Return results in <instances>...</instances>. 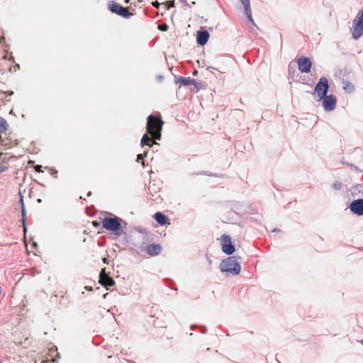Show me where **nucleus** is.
<instances>
[{
  "label": "nucleus",
  "instance_id": "obj_1",
  "mask_svg": "<svg viewBox=\"0 0 363 363\" xmlns=\"http://www.w3.org/2000/svg\"><path fill=\"white\" fill-rule=\"evenodd\" d=\"M164 122L160 118L150 115L147 119V132L155 139L160 140Z\"/></svg>",
  "mask_w": 363,
  "mask_h": 363
},
{
  "label": "nucleus",
  "instance_id": "obj_2",
  "mask_svg": "<svg viewBox=\"0 0 363 363\" xmlns=\"http://www.w3.org/2000/svg\"><path fill=\"white\" fill-rule=\"evenodd\" d=\"M121 221L122 220L116 216L105 217L102 219L101 223L104 228L111 232L116 238H118L123 234Z\"/></svg>",
  "mask_w": 363,
  "mask_h": 363
},
{
  "label": "nucleus",
  "instance_id": "obj_3",
  "mask_svg": "<svg viewBox=\"0 0 363 363\" xmlns=\"http://www.w3.org/2000/svg\"><path fill=\"white\" fill-rule=\"evenodd\" d=\"M240 266L235 257H228L221 263V270L230 272L233 274H238L240 272Z\"/></svg>",
  "mask_w": 363,
  "mask_h": 363
},
{
  "label": "nucleus",
  "instance_id": "obj_4",
  "mask_svg": "<svg viewBox=\"0 0 363 363\" xmlns=\"http://www.w3.org/2000/svg\"><path fill=\"white\" fill-rule=\"evenodd\" d=\"M352 33V37L356 40L363 35V7L353 21Z\"/></svg>",
  "mask_w": 363,
  "mask_h": 363
},
{
  "label": "nucleus",
  "instance_id": "obj_5",
  "mask_svg": "<svg viewBox=\"0 0 363 363\" xmlns=\"http://www.w3.org/2000/svg\"><path fill=\"white\" fill-rule=\"evenodd\" d=\"M329 89L328 79L322 77L315 86L313 94L318 96V101H321L328 93Z\"/></svg>",
  "mask_w": 363,
  "mask_h": 363
},
{
  "label": "nucleus",
  "instance_id": "obj_6",
  "mask_svg": "<svg viewBox=\"0 0 363 363\" xmlns=\"http://www.w3.org/2000/svg\"><path fill=\"white\" fill-rule=\"evenodd\" d=\"M109 10L114 13L124 18H128L131 16L128 8L123 7L114 1H110L108 4Z\"/></svg>",
  "mask_w": 363,
  "mask_h": 363
},
{
  "label": "nucleus",
  "instance_id": "obj_7",
  "mask_svg": "<svg viewBox=\"0 0 363 363\" xmlns=\"http://www.w3.org/2000/svg\"><path fill=\"white\" fill-rule=\"evenodd\" d=\"M220 245L222 250L226 255H232L235 252V247L233 246L231 238L229 235H223L220 238Z\"/></svg>",
  "mask_w": 363,
  "mask_h": 363
},
{
  "label": "nucleus",
  "instance_id": "obj_8",
  "mask_svg": "<svg viewBox=\"0 0 363 363\" xmlns=\"http://www.w3.org/2000/svg\"><path fill=\"white\" fill-rule=\"evenodd\" d=\"M298 70L302 73H309L311 70L312 62L309 57L301 56L296 59Z\"/></svg>",
  "mask_w": 363,
  "mask_h": 363
},
{
  "label": "nucleus",
  "instance_id": "obj_9",
  "mask_svg": "<svg viewBox=\"0 0 363 363\" xmlns=\"http://www.w3.org/2000/svg\"><path fill=\"white\" fill-rule=\"evenodd\" d=\"M322 101L323 106L326 111H331L335 108L337 99L334 95H325V96H324Z\"/></svg>",
  "mask_w": 363,
  "mask_h": 363
},
{
  "label": "nucleus",
  "instance_id": "obj_10",
  "mask_svg": "<svg viewBox=\"0 0 363 363\" xmlns=\"http://www.w3.org/2000/svg\"><path fill=\"white\" fill-rule=\"evenodd\" d=\"M99 282L106 288L115 284V281L106 273L105 269H103L100 273Z\"/></svg>",
  "mask_w": 363,
  "mask_h": 363
},
{
  "label": "nucleus",
  "instance_id": "obj_11",
  "mask_svg": "<svg viewBox=\"0 0 363 363\" xmlns=\"http://www.w3.org/2000/svg\"><path fill=\"white\" fill-rule=\"evenodd\" d=\"M350 210L355 214L363 215V199H357L350 204Z\"/></svg>",
  "mask_w": 363,
  "mask_h": 363
},
{
  "label": "nucleus",
  "instance_id": "obj_12",
  "mask_svg": "<svg viewBox=\"0 0 363 363\" xmlns=\"http://www.w3.org/2000/svg\"><path fill=\"white\" fill-rule=\"evenodd\" d=\"M209 33L207 30H199L197 32L196 41L198 44L204 45L208 40Z\"/></svg>",
  "mask_w": 363,
  "mask_h": 363
},
{
  "label": "nucleus",
  "instance_id": "obj_13",
  "mask_svg": "<svg viewBox=\"0 0 363 363\" xmlns=\"http://www.w3.org/2000/svg\"><path fill=\"white\" fill-rule=\"evenodd\" d=\"M145 251L150 256H156L162 251V246L159 244H151L147 246Z\"/></svg>",
  "mask_w": 363,
  "mask_h": 363
},
{
  "label": "nucleus",
  "instance_id": "obj_14",
  "mask_svg": "<svg viewBox=\"0 0 363 363\" xmlns=\"http://www.w3.org/2000/svg\"><path fill=\"white\" fill-rule=\"evenodd\" d=\"M152 136H149V133L147 132L145 135H143L142 139H141V146L144 147L145 145H147L148 147H152L154 144H156V142Z\"/></svg>",
  "mask_w": 363,
  "mask_h": 363
},
{
  "label": "nucleus",
  "instance_id": "obj_15",
  "mask_svg": "<svg viewBox=\"0 0 363 363\" xmlns=\"http://www.w3.org/2000/svg\"><path fill=\"white\" fill-rule=\"evenodd\" d=\"M154 218L156 220V221L161 225L170 224V223L169 222V218L161 212H157L155 214Z\"/></svg>",
  "mask_w": 363,
  "mask_h": 363
},
{
  "label": "nucleus",
  "instance_id": "obj_16",
  "mask_svg": "<svg viewBox=\"0 0 363 363\" xmlns=\"http://www.w3.org/2000/svg\"><path fill=\"white\" fill-rule=\"evenodd\" d=\"M245 7V13L249 21H252L250 0H240Z\"/></svg>",
  "mask_w": 363,
  "mask_h": 363
},
{
  "label": "nucleus",
  "instance_id": "obj_17",
  "mask_svg": "<svg viewBox=\"0 0 363 363\" xmlns=\"http://www.w3.org/2000/svg\"><path fill=\"white\" fill-rule=\"evenodd\" d=\"M20 202L21 203L22 223H23V226L24 231L26 232V209H25V206H24L23 196H21Z\"/></svg>",
  "mask_w": 363,
  "mask_h": 363
},
{
  "label": "nucleus",
  "instance_id": "obj_18",
  "mask_svg": "<svg viewBox=\"0 0 363 363\" xmlns=\"http://www.w3.org/2000/svg\"><path fill=\"white\" fill-rule=\"evenodd\" d=\"M182 84L187 86V85H195L196 82L194 79H191L190 77H181L179 79Z\"/></svg>",
  "mask_w": 363,
  "mask_h": 363
},
{
  "label": "nucleus",
  "instance_id": "obj_19",
  "mask_svg": "<svg viewBox=\"0 0 363 363\" xmlns=\"http://www.w3.org/2000/svg\"><path fill=\"white\" fill-rule=\"evenodd\" d=\"M8 128V123L3 118H0V132L3 133L5 132Z\"/></svg>",
  "mask_w": 363,
  "mask_h": 363
},
{
  "label": "nucleus",
  "instance_id": "obj_20",
  "mask_svg": "<svg viewBox=\"0 0 363 363\" xmlns=\"http://www.w3.org/2000/svg\"><path fill=\"white\" fill-rule=\"evenodd\" d=\"M2 156H4V159H3V162L0 164V173L3 172H5L7 169H8V167L7 165L6 164V162H5V156H6V154H4V153H0V160H1V157Z\"/></svg>",
  "mask_w": 363,
  "mask_h": 363
},
{
  "label": "nucleus",
  "instance_id": "obj_21",
  "mask_svg": "<svg viewBox=\"0 0 363 363\" xmlns=\"http://www.w3.org/2000/svg\"><path fill=\"white\" fill-rule=\"evenodd\" d=\"M147 151H146V150L144 151L143 153L138 155L137 162H139L140 160H143L144 158L147 157ZM142 164H143V167L145 166L144 161L142 162Z\"/></svg>",
  "mask_w": 363,
  "mask_h": 363
},
{
  "label": "nucleus",
  "instance_id": "obj_22",
  "mask_svg": "<svg viewBox=\"0 0 363 363\" xmlns=\"http://www.w3.org/2000/svg\"><path fill=\"white\" fill-rule=\"evenodd\" d=\"M169 28V26L166 23H162L158 25V29L161 31H167Z\"/></svg>",
  "mask_w": 363,
  "mask_h": 363
},
{
  "label": "nucleus",
  "instance_id": "obj_23",
  "mask_svg": "<svg viewBox=\"0 0 363 363\" xmlns=\"http://www.w3.org/2000/svg\"><path fill=\"white\" fill-rule=\"evenodd\" d=\"M34 169H35V172H39V173L43 172L41 165H36V166H35Z\"/></svg>",
  "mask_w": 363,
  "mask_h": 363
},
{
  "label": "nucleus",
  "instance_id": "obj_24",
  "mask_svg": "<svg viewBox=\"0 0 363 363\" xmlns=\"http://www.w3.org/2000/svg\"><path fill=\"white\" fill-rule=\"evenodd\" d=\"M342 184L340 183H334L333 187L335 189H340Z\"/></svg>",
  "mask_w": 363,
  "mask_h": 363
},
{
  "label": "nucleus",
  "instance_id": "obj_25",
  "mask_svg": "<svg viewBox=\"0 0 363 363\" xmlns=\"http://www.w3.org/2000/svg\"><path fill=\"white\" fill-rule=\"evenodd\" d=\"M291 69H294V67H292V62H291L289 65V72L290 74L295 72L294 70L291 71Z\"/></svg>",
  "mask_w": 363,
  "mask_h": 363
},
{
  "label": "nucleus",
  "instance_id": "obj_26",
  "mask_svg": "<svg viewBox=\"0 0 363 363\" xmlns=\"http://www.w3.org/2000/svg\"><path fill=\"white\" fill-rule=\"evenodd\" d=\"M92 225L94 226V227H98L99 226V223L98 221H96V220H94L92 221Z\"/></svg>",
  "mask_w": 363,
  "mask_h": 363
},
{
  "label": "nucleus",
  "instance_id": "obj_27",
  "mask_svg": "<svg viewBox=\"0 0 363 363\" xmlns=\"http://www.w3.org/2000/svg\"><path fill=\"white\" fill-rule=\"evenodd\" d=\"M152 5L156 7V8H158L159 6H160V4L157 2V1H155V2H153L152 3Z\"/></svg>",
  "mask_w": 363,
  "mask_h": 363
},
{
  "label": "nucleus",
  "instance_id": "obj_28",
  "mask_svg": "<svg viewBox=\"0 0 363 363\" xmlns=\"http://www.w3.org/2000/svg\"><path fill=\"white\" fill-rule=\"evenodd\" d=\"M86 289H88V290H90V291H91V290H92L91 287L86 286Z\"/></svg>",
  "mask_w": 363,
  "mask_h": 363
},
{
  "label": "nucleus",
  "instance_id": "obj_29",
  "mask_svg": "<svg viewBox=\"0 0 363 363\" xmlns=\"http://www.w3.org/2000/svg\"><path fill=\"white\" fill-rule=\"evenodd\" d=\"M129 1H130V0H125V4H128V3H129Z\"/></svg>",
  "mask_w": 363,
  "mask_h": 363
},
{
  "label": "nucleus",
  "instance_id": "obj_30",
  "mask_svg": "<svg viewBox=\"0 0 363 363\" xmlns=\"http://www.w3.org/2000/svg\"><path fill=\"white\" fill-rule=\"evenodd\" d=\"M170 6H174V2L170 3Z\"/></svg>",
  "mask_w": 363,
  "mask_h": 363
},
{
  "label": "nucleus",
  "instance_id": "obj_31",
  "mask_svg": "<svg viewBox=\"0 0 363 363\" xmlns=\"http://www.w3.org/2000/svg\"><path fill=\"white\" fill-rule=\"evenodd\" d=\"M103 261H104V262H106V258H104V259H103Z\"/></svg>",
  "mask_w": 363,
  "mask_h": 363
}]
</instances>
